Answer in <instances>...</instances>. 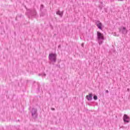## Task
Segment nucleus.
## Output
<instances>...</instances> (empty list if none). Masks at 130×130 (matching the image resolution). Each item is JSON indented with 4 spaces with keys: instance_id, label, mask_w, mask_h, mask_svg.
<instances>
[{
    "instance_id": "1",
    "label": "nucleus",
    "mask_w": 130,
    "mask_h": 130,
    "mask_svg": "<svg viewBox=\"0 0 130 130\" xmlns=\"http://www.w3.org/2000/svg\"><path fill=\"white\" fill-rule=\"evenodd\" d=\"M96 35L99 44L101 45L103 43V40H104V35L100 31H97Z\"/></svg>"
},
{
    "instance_id": "2",
    "label": "nucleus",
    "mask_w": 130,
    "mask_h": 130,
    "mask_svg": "<svg viewBox=\"0 0 130 130\" xmlns=\"http://www.w3.org/2000/svg\"><path fill=\"white\" fill-rule=\"evenodd\" d=\"M57 55L56 53H51L49 54L48 58L52 62H56V57Z\"/></svg>"
},
{
    "instance_id": "3",
    "label": "nucleus",
    "mask_w": 130,
    "mask_h": 130,
    "mask_svg": "<svg viewBox=\"0 0 130 130\" xmlns=\"http://www.w3.org/2000/svg\"><path fill=\"white\" fill-rule=\"evenodd\" d=\"M26 14H28V15H30V16H37V12H36V10L35 9L32 10H27Z\"/></svg>"
},
{
    "instance_id": "4",
    "label": "nucleus",
    "mask_w": 130,
    "mask_h": 130,
    "mask_svg": "<svg viewBox=\"0 0 130 130\" xmlns=\"http://www.w3.org/2000/svg\"><path fill=\"white\" fill-rule=\"evenodd\" d=\"M123 120L124 122V123H128L130 121V117L127 115V114H124L123 117Z\"/></svg>"
},
{
    "instance_id": "5",
    "label": "nucleus",
    "mask_w": 130,
    "mask_h": 130,
    "mask_svg": "<svg viewBox=\"0 0 130 130\" xmlns=\"http://www.w3.org/2000/svg\"><path fill=\"white\" fill-rule=\"evenodd\" d=\"M119 32H121L122 34H127V30L126 29V27L124 26H121L119 28Z\"/></svg>"
},
{
    "instance_id": "6",
    "label": "nucleus",
    "mask_w": 130,
    "mask_h": 130,
    "mask_svg": "<svg viewBox=\"0 0 130 130\" xmlns=\"http://www.w3.org/2000/svg\"><path fill=\"white\" fill-rule=\"evenodd\" d=\"M37 109H35L32 108L31 113V116L34 117V118H37Z\"/></svg>"
},
{
    "instance_id": "7",
    "label": "nucleus",
    "mask_w": 130,
    "mask_h": 130,
    "mask_svg": "<svg viewBox=\"0 0 130 130\" xmlns=\"http://www.w3.org/2000/svg\"><path fill=\"white\" fill-rule=\"evenodd\" d=\"M95 25H96L98 28L100 29V30H103V28L102 27L103 26L102 23H101L100 21L99 20L95 21Z\"/></svg>"
},
{
    "instance_id": "8",
    "label": "nucleus",
    "mask_w": 130,
    "mask_h": 130,
    "mask_svg": "<svg viewBox=\"0 0 130 130\" xmlns=\"http://www.w3.org/2000/svg\"><path fill=\"white\" fill-rule=\"evenodd\" d=\"M86 99L88 101H91L93 99V93H89L86 95Z\"/></svg>"
},
{
    "instance_id": "9",
    "label": "nucleus",
    "mask_w": 130,
    "mask_h": 130,
    "mask_svg": "<svg viewBox=\"0 0 130 130\" xmlns=\"http://www.w3.org/2000/svg\"><path fill=\"white\" fill-rule=\"evenodd\" d=\"M56 14L58 15L59 16H60V17H62V15H63V12L62 11L60 12L58 11L56 12Z\"/></svg>"
},
{
    "instance_id": "10",
    "label": "nucleus",
    "mask_w": 130,
    "mask_h": 130,
    "mask_svg": "<svg viewBox=\"0 0 130 130\" xmlns=\"http://www.w3.org/2000/svg\"><path fill=\"white\" fill-rule=\"evenodd\" d=\"M93 98L94 100H97L98 99V96H97L96 94H93Z\"/></svg>"
},
{
    "instance_id": "11",
    "label": "nucleus",
    "mask_w": 130,
    "mask_h": 130,
    "mask_svg": "<svg viewBox=\"0 0 130 130\" xmlns=\"http://www.w3.org/2000/svg\"><path fill=\"white\" fill-rule=\"evenodd\" d=\"M44 8V6H43V5H41V7H40V11L41 12H42V10H43V8Z\"/></svg>"
},
{
    "instance_id": "12",
    "label": "nucleus",
    "mask_w": 130,
    "mask_h": 130,
    "mask_svg": "<svg viewBox=\"0 0 130 130\" xmlns=\"http://www.w3.org/2000/svg\"><path fill=\"white\" fill-rule=\"evenodd\" d=\"M38 92H40V87L39 86V85H38Z\"/></svg>"
},
{
    "instance_id": "13",
    "label": "nucleus",
    "mask_w": 130,
    "mask_h": 130,
    "mask_svg": "<svg viewBox=\"0 0 130 130\" xmlns=\"http://www.w3.org/2000/svg\"><path fill=\"white\" fill-rule=\"evenodd\" d=\"M61 48V45H59L58 46V49H60Z\"/></svg>"
},
{
    "instance_id": "14",
    "label": "nucleus",
    "mask_w": 130,
    "mask_h": 130,
    "mask_svg": "<svg viewBox=\"0 0 130 130\" xmlns=\"http://www.w3.org/2000/svg\"><path fill=\"white\" fill-rule=\"evenodd\" d=\"M42 76L45 77L46 76V74L45 73H44V74H42Z\"/></svg>"
},
{
    "instance_id": "15",
    "label": "nucleus",
    "mask_w": 130,
    "mask_h": 130,
    "mask_svg": "<svg viewBox=\"0 0 130 130\" xmlns=\"http://www.w3.org/2000/svg\"><path fill=\"white\" fill-rule=\"evenodd\" d=\"M50 27H51L52 30H53V26L51 25H50Z\"/></svg>"
},
{
    "instance_id": "16",
    "label": "nucleus",
    "mask_w": 130,
    "mask_h": 130,
    "mask_svg": "<svg viewBox=\"0 0 130 130\" xmlns=\"http://www.w3.org/2000/svg\"><path fill=\"white\" fill-rule=\"evenodd\" d=\"M51 110H53V111H54V110H55V109H54V108H52Z\"/></svg>"
},
{
    "instance_id": "17",
    "label": "nucleus",
    "mask_w": 130,
    "mask_h": 130,
    "mask_svg": "<svg viewBox=\"0 0 130 130\" xmlns=\"http://www.w3.org/2000/svg\"><path fill=\"white\" fill-rule=\"evenodd\" d=\"M114 36H117V35H116V32H114Z\"/></svg>"
},
{
    "instance_id": "18",
    "label": "nucleus",
    "mask_w": 130,
    "mask_h": 130,
    "mask_svg": "<svg viewBox=\"0 0 130 130\" xmlns=\"http://www.w3.org/2000/svg\"><path fill=\"white\" fill-rule=\"evenodd\" d=\"M56 67H58V68H60V65L57 64Z\"/></svg>"
},
{
    "instance_id": "19",
    "label": "nucleus",
    "mask_w": 130,
    "mask_h": 130,
    "mask_svg": "<svg viewBox=\"0 0 130 130\" xmlns=\"http://www.w3.org/2000/svg\"><path fill=\"white\" fill-rule=\"evenodd\" d=\"M106 93H109V91H108V90H106Z\"/></svg>"
},
{
    "instance_id": "20",
    "label": "nucleus",
    "mask_w": 130,
    "mask_h": 130,
    "mask_svg": "<svg viewBox=\"0 0 130 130\" xmlns=\"http://www.w3.org/2000/svg\"><path fill=\"white\" fill-rule=\"evenodd\" d=\"M81 46H82V47H84V43L81 44Z\"/></svg>"
},
{
    "instance_id": "21",
    "label": "nucleus",
    "mask_w": 130,
    "mask_h": 130,
    "mask_svg": "<svg viewBox=\"0 0 130 130\" xmlns=\"http://www.w3.org/2000/svg\"><path fill=\"white\" fill-rule=\"evenodd\" d=\"M119 2H123V0H118Z\"/></svg>"
},
{
    "instance_id": "22",
    "label": "nucleus",
    "mask_w": 130,
    "mask_h": 130,
    "mask_svg": "<svg viewBox=\"0 0 130 130\" xmlns=\"http://www.w3.org/2000/svg\"><path fill=\"white\" fill-rule=\"evenodd\" d=\"M39 76H41V74H39Z\"/></svg>"
},
{
    "instance_id": "23",
    "label": "nucleus",
    "mask_w": 130,
    "mask_h": 130,
    "mask_svg": "<svg viewBox=\"0 0 130 130\" xmlns=\"http://www.w3.org/2000/svg\"><path fill=\"white\" fill-rule=\"evenodd\" d=\"M15 20H17V17H16Z\"/></svg>"
},
{
    "instance_id": "24",
    "label": "nucleus",
    "mask_w": 130,
    "mask_h": 130,
    "mask_svg": "<svg viewBox=\"0 0 130 130\" xmlns=\"http://www.w3.org/2000/svg\"><path fill=\"white\" fill-rule=\"evenodd\" d=\"M117 36L118 37V36H119V35H117Z\"/></svg>"
},
{
    "instance_id": "25",
    "label": "nucleus",
    "mask_w": 130,
    "mask_h": 130,
    "mask_svg": "<svg viewBox=\"0 0 130 130\" xmlns=\"http://www.w3.org/2000/svg\"><path fill=\"white\" fill-rule=\"evenodd\" d=\"M127 90H129V89H127Z\"/></svg>"
},
{
    "instance_id": "26",
    "label": "nucleus",
    "mask_w": 130,
    "mask_h": 130,
    "mask_svg": "<svg viewBox=\"0 0 130 130\" xmlns=\"http://www.w3.org/2000/svg\"><path fill=\"white\" fill-rule=\"evenodd\" d=\"M127 90H129V89H127Z\"/></svg>"
}]
</instances>
